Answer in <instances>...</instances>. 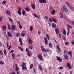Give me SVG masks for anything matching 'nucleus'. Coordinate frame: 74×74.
Here are the masks:
<instances>
[{"label":"nucleus","mask_w":74,"mask_h":74,"mask_svg":"<svg viewBox=\"0 0 74 74\" xmlns=\"http://www.w3.org/2000/svg\"><path fill=\"white\" fill-rule=\"evenodd\" d=\"M63 8H61V10L62 12L63 13L64 12V11H65V12H67L68 11V9H67V8L66 7V6L64 5H63L62 6Z\"/></svg>","instance_id":"f257e3e1"},{"label":"nucleus","mask_w":74,"mask_h":74,"mask_svg":"<svg viewBox=\"0 0 74 74\" xmlns=\"http://www.w3.org/2000/svg\"><path fill=\"white\" fill-rule=\"evenodd\" d=\"M38 57L39 59L41 61H44V59L42 58V56L41 54L38 55Z\"/></svg>","instance_id":"f03ea898"},{"label":"nucleus","mask_w":74,"mask_h":74,"mask_svg":"<svg viewBox=\"0 0 74 74\" xmlns=\"http://www.w3.org/2000/svg\"><path fill=\"white\" fill-rule=\"evenodd\" d=\"M42 52H46L47 50L45 49L44 48V46H42L40 47Z\"/></svg>","instance_id":"7ed1b4c3"},{"label":"nucleus","mask_w":74,"mask_h":74,"mask_svg":"<svg viewBox=\"0 0 74 74\" xmlns=\"http://www.w3.org/2000/svg\"><path fill=\"white\" fill-rule=\"evenodd\" d=\"M21 8L20 7H18V13L19 15H22V13H21Z\"/></svg>","instance_id":"20e7f679"},{"label":"nucleus","mask_w":74,"mask_h":74,"mask_svg":"<svg viewBox=\"0 0 74 74\" xmlns=\"http://www.w3.org/2000/svg\"><path fill=\"white\" fill-rule=\"evenodd\" d=\"M44 40H45V45H47L48 44V40L46 37H45L44 38Z\"/></svg>","instance_id":"39448f33"},{"label":"nucleus","mask_w":74,"mask_h":74,"mask_svg":"<svg viewBox=\"0 0 74 74\" xmlns=\"http://www.w3.org/2000/svg\"><path fill=\"white\" fill-rule=\"evenodd\" d=\"M39 2L40 3L43 4V3H45L46 1V0H39Z\"/></svg>","instance_id":"423d86ee"},{"label":"nucleus","mask_w":74,"mask_h":74,"mask_svg":"<svg viewBox=\"0 0 74 74\" xmlns=\"http://www.w3.org/2000/svg\"><path fill=\"white\" fill-rule=\"evenodd\" d=\"M64 59L65 60H68L69 59V57H68V56L67 55V54H64Z\"/></svg>","instance_id":"0eeeda50"},{"label":"nucleus","mask_w":74,"mask_h":74,"mask_svg":"<svg viewBox=\"0 0 74 74\" xmlns=\"http://www.w3.org/2000/svg\"><path fill=\"white\" fill-rule=\"evenodd\" d=\"M57 60H58V61L59 62H62V58H61L59 57H57Z\"/></svg>","instance_id":"6e6552de"},{"label":"nucleus","mask_w":74,"mask_h":74,"mask_svg":"<svg viewBox=\"0 0 74 74\" xmlns=\"http://www.w3.org/2000/svg\"><path fill=\"white\" fill-rule=\"evenodd\" d=\"M66 67H68L69 69H71V65L69 63H67V65H66Z\"/></svg>","instance_id":"1a4fd4ad"},{"label":"nucleus","mask_w":74,"mask_h":74,"mask_svg":"<svg viewBox=\"0 0 74 74\" xmlns=\"http://www.w3.org/2000/svg\"><path fill=\"white\" fill-rule=\"evenodd\" d=\"M2 29L3 30L5 31V30H6V29H7V26H6V25H4L2 26Z\"/></svg>","instance_id":"9d476101"},{"label":"nucleus","mask_w":74,"mask_h":74,"mask_svg":"<svg viewBox=\"0 0 74 74\" xmlns=\"http://www.w3.org/2000/svg\"><path fill=\"white\" fill-rule=\"evenodd\" d=\"M16 28V27H15V26L14 25H12L11 30L12 31H13V30H14Z\"/></svg>","instance_id":"9b49d317"},{"label":"nucleus","mask_w":74,"mask_h":74,"mask_svg":"<svg viewBox=\"0 0 74 74\" xmlns=\"http://www.w3.org/2000/svg\"><path fill=\"white\" fill-rule=\"evenodd\" d=\"M27 55L29 57H31V56L32 55V52L30 51L27 53Z\"/></svg>","instance_id":"f8f14e48"},{"label":"nucleus","mask_w":74,"mask_h":74,"mask_svg":"<svg viewBox=\"0 0 74 74\" xmlns=\"http://www.w3.org/2000/svg\"><path fill=\"white\" fill-rule=\"evenodd\" d=\"M28 42L29 44H31L33 43V40H32V39H29Z\"/></svg>","instance_id":"ddd939ff"},{"label":"nucleus","mask_w":74,"mask_h":74,"mask_svg":"<svg viewBox=\"0 0 74 74\" xmlns=\"http://www.w3.org/2000/svg\"><path fill=\"white\" fill-rule=\"evenodd\" d=\"M55 31L56 32V34L58 35L59 33V30L58 29L56 28L55 29Z\"/></svg>","instance_id":"4468645a"},{"label":"nucleus","mask_w":74,"mask_h":74,"mask_svg":"<svg viewBox=\"0 0 74 74\" xmlns=\"http://www.w3.org/2000/svg\"><path fill=\"white\" fill-rule=\"evenodd\" d=\"M31 7L32 9H34H34L36 8V5H35V4H32L31 5Z\"/></svg>","instance_id":"2eb2a0df"},{"label":"nucleus","mask_w":74,"mask_h":74,"mask_svg":"<svg viewBox=\"0 0 74 74\" xmlns=\"http://www.w3.org/2000/svg\"><path fill=\"white\" fill-rule=\"evenodd\" d=\"M15 66H16V71H19V68L18 67V65L17 64H16L15 65Z\"/></svg>","instance_id":"dca6fc26"},{"label":"nucleus","mask_w":74,"mask_h":74,"mask_svg":"<svg viewBox=\"0 0 74 74\" xmlns=\"http://www.w3.org/2000/svg\"><path fill=\"white\" fill-rule=\"evenodd\" d=\"M52 26L53 28H55L56 27V25L55 23H52Z\"/></svg>","instance_id":"f3484780"},{"label":"nucleus","mask_w":74,"mask_h":74,"mask_svg":"<svg viewBox=\"0 0 74 74\" xmlns=\"http://www.w3.org/2000/svg\"><path fill=\"white\" fill-rule=\"evenodd\" d=\"M18 48L19 49L21 50V51L22 52H23V49L20 46H18Z\"/></svg>","instance_id":"a211bd4d"},{"label":"nucleus","mask_w":74,"mask_h":74,"mask_svg":"<svg viewBox=\"0 0 74 74\" xmlns=\"http://www.w3.org/2000/svg\"><path fill=\"white\" fill-rule=\"evenodd\" d=\"M55 12H56V10H54L51 11V14L52 15H55Z\"/></svg>","instance_id":"6ab92c4d"},{"label":"nucleus","mask_w":74,"mask_h":74,"mask_svg":"<svg viewBox=\"0 0 74 74\" xmlns=\"http://www.w3.org/2000/svg\"><path fill=\"white\" fill-rule=\"evenodd\" d=\"M63 33L64 35H66V30L64 29H63Z\"/></svg>","instance_id":"aec40b11"},{"label":"nucleus","mask_w":74,"mask_h":74,"mask_svg":"<svg viewBox=\"0 0 74 74\" xmlns=\"http://www.w3.org/2000/svg\"><path fill=\"white\" fill-rule=\"evenodd\" d=\"M8 37H12V35L11 34V33L10 32H8Z\"/></svg>","instance_id":"412c9836"},{"label":"nucleus","mask_w":74,"mask_h":74,"mask_svg":"<svg viewBox=\"0 0 74 74\" xmlns=\"http://www.w3.org/2000/svg\"><path fill=\"white\" fill-rule=\"evenodd\" d=\"M22 69L23 70H25V69L26 70L27 69V67L25 66H22Z\"/></svg>","instance_id":"4be33fe9"},{"label":"nucleus","mask_w":74,"mask_h":74,"mask_svg":"<svg viewBox=\"0 0 74 74\" xmlns=\"http://www.w3.org/2000/svg\"><path fill=\"white\" fill-rule=\"evenodd\" d=\"M56 47L58 51H60V49L59 48V45H57Z\"/></svg>","instance_id":"5701e85b"},{"label":"nucleus","mask_w":74,"mask_h":74,"mask_svg":"<svg viewBox=\"0 0 74 74\" xmlns=\"http://www.w3.org/2000/svg\"><path fill=\"white\" fill-rule=\"evenodd\" d=\"M39 67L41 71H42V66L41 65H39Z\"/></svg>","instance_id":"b1692460"},{"label":"nucleus","mask_w":74,"mask_h":74,"mask_svg":"<svg viewBox=\"0 0 74 74\" xmlns=\"http://www.w3.org/2000/svg\"><path fill=\"white\" fill-rule=\"evenodd\" d=\"M26 65V64H25V63L24 62H23L21 65V66H22V67H24V66H25Z\"/></svg>","instance_id":"393cba45"},{"label":"nucleus","mask_w":74,"mask_h":74,"mask_svg":"<svg viewBox=\"0 0 74 74\" xmlns=\"http://www.w3.org/2000/svg\"><path fill=\"white\" fill-rule=\"evenodd\" d=\"M46 34V37L47 38L48 40H49V39H50L49 36V35H48V34Z\"/></svg>","instance_id":"a878e982"},{"label":"nucleus","mask_w":74,"mask_h":74,"mask_svg":"<svg viewBox=\"0 0 74 74\" xmlns=\"http://www.w3.org/2000/svg\"><path fill=\"white\" fill-rule=\"evenodd\" d=\"M52 19L53 20V21L54 22H55V23H56L57 22V20H56V18H52Z\"/></svg>","instance_id":"bb28decb"},{"label":"nucleus","mask_w":74,"mask_h":74,"mask_svg":"<svg viewBox=\"0 0 74 74\" xmlns=\"http://www.w3.org/2000/svg\"><path fill=\"white\" fill-rule=\"evenodd\" d=\"M49 48H51L53 46V45L51 43H50L49 44Z\"/></svg>","instance_id":"cd10ccee"},{"label":"nucleus","mask_w":74,"mask_h":74,"mask_svg":"<svg viewBox=\"0 0 74 74\" xmlns=\"http://www.w3.org/2000/svg\"><path fill=\"white\" fill-rule=\"evenodd\" d=\"M8 29L9 30H11V26L9 24H8Z\"/></svg>","instance_id":"c85d7f7f"},{"label":"nucleus","mask_w":74,"mask_h":74,"mask_svg":"<svg viewBox=\"0 0 74 74\" xmlns=\"http://www.w3.org/2000/svg\"><path fill=\"white\" fill-rule=\"evenodd\" d=\"M12 57L13 59H15V54L13 53L12 54Z\"/></svg>","instance_id":"c756f323"},{"label":"nucleus","mask_w":74,"mask_h":74,"mask_svg":"<svg viewBox=\"0 0 74 74\" xmlns=\"http://www.w3.org/2000/svg\"><path fill=\"white\" fill-rule=\"evenodd\" d=\"M6 14L8 15H11V13H10V12L8 10L7 11Z\"/></svg>","instance_id":"7c9ffc66"},{"label":"nucleus","mask_w":74,"mask_h":74,"mask_svg":"<svg viewBox=\"0 0 74 74\" xmlns=\"http://www.w3.org/2000/svg\"><path fill=\"white\" fill-rule=\"evenodd\" d=\"M26 10L27 11H28V12H29V11H30V8L29 7H27L26 8Z\"/></svg>","instance_id":"2f4dec72"},{"label":"nucleus","mask_w":74,"mask_h":74,"mask_svg":"<svg viewBox=\"0 0 74 74\" xmlns=\"http://www.w3.org/2000/svg\"><path fill=\"white\" fill-rule=\"evenodd\" d=\"M34 16L35 17H36V18H39L38 17V16H37V15H36V14L34 13Z\"/></svg>","instance_id":"473e14b6"},{"label":"nucleus","mask_w":74,"mask_h":74,"mask_svg":"<svg viewBox=\"0 0 74 74\" xmlns=\"http://www.w3.org/2000/svg\"><path fill=\"white\" fill-rule=\"evenodd\" d=\"M0 64L2 65L4 64V62H3L2 61H0Z\"/></svg>","instance_id":"72a5a7b5"},{"label":"nucleus","mask_w":74,"mask_h":74,"mask_svg":"<svg viewBox=\"0 0 74 74\" xmlns=\"http://www.w3.org/2000/svg\"><path fill=\"white\" fill-rule=\"evenodd\" d=\"M22 13L23 14V15L24 16H25V14H26V12H25V10L22 11Z\"/></svg>","instance_id":"f704fd0d"},{"label":"nucleus","mask_w":74,"mask_h":74,"mask_svg":"<svg viewBox=\"0 0 74 74\" xmlns=\"http://www.w3.org/2000/svg\"><path fill=\"white\" fill-rule=\"evenodd\" d=\"M20 36V34H19V33H16V37H19Z\"/></svg>","instance_id":"c9c22d12"},{"label":"nucleus","mask_w":74,"mask_h":74,"mask_svg":"<svg viewBox=\"0 0 74 74\" xmlns=\"http://www.w3.org/2000/svg\"><path fill=\"white\" fill-rule=\"evenodd\" d=\"M69 55L70 56V57H72V52L71 51H70L69 52Z\"/></svg>","instance_id":"e433bc0d"},{"label":"nucleus","mask_w":74,"mask_h":74,"mask_svg":"<svg viewBox=\"0 0 74 74\" xmlns=\"http://www.w3.org/2000/svg\"><path fill=\"white\" fill-rule=\"evenodd\" d=\"M68 32L67 33V35H69V33H70V29H69V28H67Z\"/></svg>","instance_id":"4c0bfd02"},{"label":"nucleus","mask_w":74,"mask_h":74,"mask_svg":"<svg viewBox=\"0 0 74 74\" xmlns=\"http://www.w3.org/2000/svg\"><path fill=\"white\" fill-rule=\"evenodd\" d=\"M33 29V27L32 26H30V31L32 32V30Z\"/></svg>","instance_id":"58836bf2"},{"label":"nucleus","mask_w":74,"mask_h":74,"mask_svg":"<svg viewBox=\"0 0 74 74\" xmlns=\"http://www.w3.org/2000/svg\"><path fill=\"white\" fill-rule=\"evenodd\" d=\"M25 51L26 52H30V51H29V49L27 48H26V49H25Z\"/></svg>","instance_id":"ea45409f"},{"label":"nucleus","mask_w":74,"mask_h":74,"mask_svg":"<svg viewBox=\"0 0 74 74\" xmlns=\"http://www.w3.org/2000/svg\"><path fill=\"white\" fill-rule=\"evenodd\" d=\"M9 21H10L11 23H13V22H14V21H13V20H12V19L11 18H9Z\"/></svg>","instance_id":"a19ab883"},{"label":"nucleus","mask_w":74,"mask_h":74,"mask_svg":"<svg viewBox=\"0 0 74 74\" xmlns=\"http://www.w3.org/2000/svg\"><path fill=\"white\" fill-rule=\"evenodd\" d=\"M60 15H61V16H60V18H63V15L62 13H60Z\"/></svg>","instance_id":"79ce46f5"},{"label":"nucleus","mask_w":74,"mask_h":74,"mask_svg":"<svg viewBox=\"0 0 74 74\" xmlns=\"http://www.w3.org/2000/svg\"><path fill=\"white\" fill-rule=\"evenodd\" d=\"M7 2L6 1H3V2H2V4L3 5H4V4H5L6 3V2Z\"/></svg>","instance_id":"37998d69"},{"label":"nucleus","mask_w":74,"mask_h":74,"mask_svg":"<svg viewBox=\"0 0 74 74\" xmlns=\"http://www.w3.org/2000/svg\"><path fill=\"white\" fill-rule=\"evenodd\" d=\"M33 64H31L30 66V69H32L33 68Z\"/></svg>","instance_id":"c03bdc74"},{"label":"nucleus","mask_w":74,"mask_h":74,"mask_svg":"<svg viewBox=\"0 0 74 74\" xmlns=\"http://www.w3.org/2000/svg\"><path fill=\"white\" fill-rule=\"evenodd\" d=\"M21 36L22 37H24V36H25V34L22 32L21 34Z\"/></svg>","instance_id":"a18cd8bd"},{"label":"nucleus","mask_w":74,"mask_h":74,"mask_svg":"<svg viewBox=\"0 0 74 74\" xmlns=\"http://www.w3.org/2000/svg\"><path fill=\"white\" fill-rule=\"evenodd\" d=\"M18 26L19 27V28L20 29H22V27L21 26V25H19Z\"/></svg>","instance_id":"49530a36"},{"label":"nucleus","mask_w":74,"mask_h":74,"mask_svg":"<svg viewBox=\"0 0 74 74\" xmlns=\"http://www.w3.org/2000/svg\"><path fill=\"white\" fill-rule=\"evenodd\" d=\"M69 44V42H65V45H68Z\"/></svg>","instance_id":"de8ad7c7"},{"label":"nucleus","mask_w":74,"mask_h":74,"mask_svg":"<svg viewBox=\"0 0 74 74\" xmlns=\"http://www.w3.org/2000/svg\"><path fill=\"white\" fill-rule=\"evenodd\" d=\"M49 21H50L51 22H52V21H53L51 19V18H49Z\"/></svg>","instance_id":"09e8293b"},{"label":"nucleus","mask_w":74,"mask_h":74,"mask_svg":"<svg viewBox=\"0 0 74 74\" xmlns=\"http://www.w3.org/2000/svg\"><path fill=\"white\" fill-rule=\"evenodd\" d=\"M3 52H4V54H5V55L7 53V52H6V50H5V49L4 50Z\"/></svg>","instance_id":"8fccbe9b"},{"label":"nucleus","mask_w":74,"mask_h":74,"mask_svg":"<svg viewBox=\"0 0 74 74\" xmlns=\"http://www.w3.org/2000/svg\"><path fill=\"white\" fill-rule=\"evenodd\" d=\"M63 69V66H61L59 68L58 70H61V69Z\"/></svg>","instance_id":"3c124183"},{"label":"nucleus","mask_w":74,"mask_h":74,"mask_svg":"<svg viewBox=\"0 0 74 74\" xmlns=\"http://www.w3.org/2000/svg\"><path fill=\"white\" fill-rule=\"evenodd\" d=\"M2 20H3V17H0V22H1Z\"/></svg>","instance_id":"603ef678"},{"label":"nucleus","mask_w":74,"mask_h":74,"mask_svg":"<svg viewBox=\"0 0 74 74\" xmlns=\"http://www.w3.org/2000/svg\"><path fill=\"white\" fill-rule=\"evenodd\" d=\"M14 52V50H12L10 51V53H12Z\"/></svg>","instance_id":"864d4df0"},{"label":"nucleus","mask_w":74,"mask_h":74,"mask_svg":"<svg viewBox=\"0 0 74 74\" xmlns=\"http://www.w3.org/2000/svg\"><path fill=\"white\" fill-rule=\"evenodd\" d=\"M58 36L59 37H60V38H61V34H60V33L59 34Z\"/></svg>","instance_id":"5fc2aeb1"},{"label":"nucleus","mask_w":74,"mask_h":74,"mask_svg":"<svg viewBox=\"0 0 74 74\" xmlns=\"http://www.w3.org/2000/svg\"><path fill=\"white\" fill-rule=\"evenodd\" d=\"M29 49H31L32 50V46H29Z\"/></svg>","instance_id":"6e6d98bb"},{"label":"nucleus","mask_w":74,"mask_h":74,"mask_svg":"<svg viewBox=\"0 0 74 74\" xmlns=\"http://www.w3.org/2000/svg\"><path fill=\"white\" fill-rule=\"evenodd\" d=\"M11 45H10L9 46L8 48V50H10V48H11Z\"/></svg>","instance_id":"4d7b16f0"},{"label":"nucleus","mask_w":74,"mask_h":74,"mask_svg":"<svg viewBox=\"0 0 74 74\" xmlns=\"http://www.w3.org/2000/svg\"><path fill=\"white\" fill-rule=\"evenodd\" d=\"M9 74H16V73H15V72H14L12 73H10Z\"/></svg>","instance_id":"13d9d810"},{"label":"nucleus","mask_w":74,"mask_h":74,"mask_svg":"<svg viewBox=\"0 0 74 74\" xmlns=\"http://www.w3.org/2000/svg\"><path fill=\"white\" fill-rule=\"evenodd\" d=\"M21 56V54H18L17 55V57H19V56Z\"/></svg>","instance_id":"bf43d9fd"},{"label":"nucleus","mask_w":74,"mask_h":74,"mask_svg":"<svg viewBox=\"0 0 74 74\" xmlns=\"http://www.w3.org/2000/svg\"><path fill=\"white\" fill-rule=\"evenodd\" d=\"M67 51L66 50H64V54H66V53H67Z\"/></svg>","instance_id":"052dcab7"},{"label":"nucleus","mask_w":74,"mask_h":74,"mask_svg":"<svg viewBox=\"0 0 74 74\" xmlns=\"http://www.w3.org/2000/svg\"><path fill=\"white\" fill-rule=\"evenodd\" d=\"M69 7L71 8V9H73V7L71 6H69Z\"/></svg>","instance_id":"680f3d73"},{"label":"nucleus","mask_w":74,"mask_h":74,"mask_svg":"<svg viewBox=\"0 0 74 74\" xmlns=\"http://www.w3.org/2000/svg\"><path fill=\"white\" fill-rule=\"evenodd\" d=\"M66 4L67 5H68V6H69H69H70V5H69V3L68 2H66Z\"/></svg>","instance_id":"e2e57ef3"},{"label":"nucleus","mask_w":74,"mask_h":74,"mask_svg":"<svg viewBox=\"0 0 74 74\" xmlns=\"http://www.w3.org/2000/svg\"><path fill=\"white\" fill-rule=\"evenodd\" d=\"M6 38L7 39V40H9V37H8V36H6Z\"/></svg>","instance_id":"0e129e2a"},{"label":"nucleus","mask_w":74,"mask_h":74,"mask_svg":"<svg viewBox=\"0 0 74 74\" xmlns=\"http://www.w3.org/2000/svg\"><path fill=\"white\" fill-rule=\"evenodd\" d=\"M67 26H68V27H69V28H71V26H70V25H69V24L67 25Z\"/></svg>","instance_id":"69168bd1"},{"label":"nucleus","mask_w":74,"mask_h":74,"mask_svg":"<svg viewBox=\"0 0 74 74\" xmlns=\"http://www.w3.org/2000/svg\"><path fill=\"white\" fill-rule=\"evenodd\" d=\"M46 51H47V52H49V49H46Z\"/></svg>","instance_id":"338daca9"},{"label":"nucleus","mask_w":74,"mask_h":74,"mask_svg":"<svg viewBox=\"0 0 74 74\" xmlns=\"http://www.w3.org/2000/svg\"><path fill=\"white\" fill-rule=\"evenodd\" d=\"M16 73H17V74H19V73H20V72L18 71H17Z\"/></svg>","instance_id":"774afa93"}]
</instances>
